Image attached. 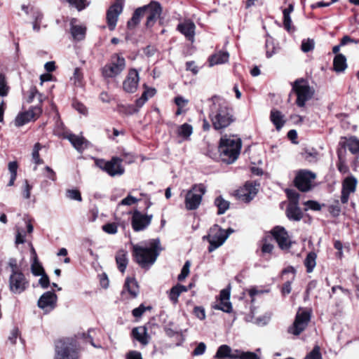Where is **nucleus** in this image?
Segmentation results:
<instances>
[{
  "label": "nucleus",
  "mask_w": 359,
  "mask_h": 359,
  "mask_svg": "<svg viewBox=\"0 0 359 359\" xmlns=\"http://www.w3.org/2000/svg\"><path fill=\"white\" fill-rule=\"evenodd\" d=\"M161 250L162 248L158 238L133 246L135 259L142 268H149L153 265Z\"/></svg>",
  "instance_id": "1"
},
{
  "label": "nucleus",
  "mask_w": 359,
  "mask_h": 359,
  "mask_svg": "<svg viewBox=\"0 0 359 359\" xmlns=\"http://www.w3.org/2000/svg\"><path fill=\"white\" fill-rule=\"evenodd\" d=\"M241 145V139L236 136H222L219 147L222 161L226 163H233L240 154Z\"/></svg>",
  "instance_id": "2"
},
{
  "label": "nucleus",
  "mask_w": 359,
  "mask_h": 359,
  "mask_svg": "<svg viewBox=\"0 0 359 359\" xmlns=\"http://www.w3.org/2000/svg\"><path fill=\"white\" fill-rule=\"evenodd\" d=\"M210 118L215 130L226 128L233 121L231 109L224 103L214 104Z\"/></svg>",
  "instance_id": "3"
},
{
  "label": "nucleus",
  "mask_w": 359,
  "mask_h": 359,
  "mask_svg": "<svg viewBox=\"0 0 359 359\" xmlns=\"http://www.w3.org/2000/svg\"><path fill=\"white\" fill-rule=\"evenodd\" d=\"M233 231L231 228L224 230L217 224L212 226L209 233L203 237V239H207L210 243L208 251L211 252L222 245Z\"/></svg>",
  "instance_id": "4"
},
{
  "label": "nucleus",
  "mask_w": 359,
  "mask_h": 359,
  "mask_svg": "<svg viewBox=\"0 0 359 359\" xmlns=\"http://www.w3.org/2000/svg\"><path fill=\"white\" fill-rule=\"evenodd\" d=\"M206 192V187L203 184H194L184 196V208L187 210H195L201 204L203 196Z\"/></svg>",
  "instance_id": "5"
},
{
  "label": "nucleus",
  "mask_w": 359,
  "mask_h": 359,
  "mask_svg": "<svg viewBox=\"0 0 359 359\" xmlns=\"http://www.w3.org/2000/svg\"><path fill=\"white\" fill-rule=\"evenodd\" d=\"M54 359H78L75 343L69 339H61L56 342Z\"/></svg>",
  "instance_id": "6"
},
{
  "label": "nucleus",
  "mask_w": 359,
  "mask_h": 359,
  "mask_svg": "<svg viewBox=\"0 0 359 359\" xmlns=\"http://www.w3.org/2000/svg\"><path fill=\"white\" fill-rule=\"evenodd\" d=\"M126 67L125 58L118 54L111 57V60L102 69V74L104 78H114L119 75Z\"/></svg>",
  "instance_id": "7"
},
{
  "label": "nucleus",
  "mask_w": 359,
  "mask_h": 359,
  "mask_svg": "<svg viewBox=\"0 0 359 359\" xmlns=\"http://www.w3.org/2000/svg\"><path fill=\"white\" fill-rule=\"evenodd\" d=\"M292 90L297 94L296 103L299 107H304L306 101L310 100L313 91L310 88L308 82L304 79L296 80L292 85Z\"/></svg>",
  "instance_id": "8"
},
{
  "label": "nucleus",
  "mask_w": 359,
  "mask_h": 359,
  "mask_svg": "<svg viewBox=\"0 0 359 359\" xmlns=\"http://www.w3.org/2000/svg\"><path fill=\"white\" fill-rule=\"evenodd\" d=\"M311 317V311L299 309L297 312L294 321L289 328L288 332L294 334H300L307 327Z\"/></svg>",
  "instance_id": "9"
},
{
  "label": "nucleus",
  "mask_w": 359,
  "mask_h": 359,
  "mask_svg": "<svg viewBox=\"0 0 359 359\" xmlns=\"http://www.w3.org/2000/svg\"><path fill=\"white\" fill-rule=\"evenodd\" d=\"M122 160L118 157H113L110 161L97 159L95 164L100 169L104 170L110 176L121 175L124 172V168L121 165Z\"/></svg>",
  "instance_id": "10"
},
{
  "label": "nucleus",
  "mask_w": 359,
  "mask_h": 359,
  "mask_svg": "<svg viewBox=\"0 0 359 359\" xmlns=\"http://www.w3.org/2000/svg\"><path fill=\"white\" fill-rule=\"evenodd\" d=\"M144 16L147 18L146 26L149 28L154 26L162 13V7L158 1H152L148 5L140 7Z\"/></svg>",
  "instance_id": "11"
},
{
  "label": "nucleus",
  "mask_w": 359,
  "mask_h": 359,
  "mask_svg": "<svg viewBox=\"0 0 359 359\" xmlns=\"http://www.w3.org/2000/svg\"><path fill=\"white\" fill-rule=\"evenodd\" d=\"M29 287V281L22 273H11L9 277V288L14 294H21Z\"/></svg>",
  "instance_id": "12"
},
{
  "label": "nucleus",
  "mask_w": 359,
  "mask_h": 359,
  "mask_svg": "<svg viewBox=\"0 0 359 359\" xmlns=\"http://www.w3.org/2000/svg\"><path fill=\"white\" fill-rule=\"evenodd\" d=\"M316 178V175L308 170H300L294 180L296 187L302 191H309L312 186V182Z\"/></svg>",
  "instance_id": "13"
},
{
  "label": "nucleus",
  "mask_w": 359,
  "mask_h": 359,
  "mask_svg": "<svg viewBox=\"0 0 359 359\" xmlns=\"http://www.w3.org/2000/svg\"><path fill=\"white\" fill-rule=\"evenodd\" d=\"M42 113L39 107H34L28 111L19 113L15 119V125L18 127L22 126L29 121L37 119Z\"/></svg>",
  "instance_id": "14"
},
{
  "label": "nucleus",
  "mask_w": 359,
  "mask_h": 359,
  "mask_svg": "<svg viewBox=\"0 0 359 359\" xmlns=\"http://www.w3.org/2000/svg\"><path fill=\"white\" fill-rule=\"evenodd\" d=\"M271 233L281 250H285L290 248L292 241L287 231L283 227L279 226L274 227Z\"/></svg>",
  "instance_id": "15"
},
{
  "label": "nucleus",
  "mask_w": 359,
  "mask_h": 359,
  "mask_svg": "<svg viewBox=\"0 0 359 359\" xmlns=\"http://www.w3.org/2000/svg\"><path fill=\"white\" fill-rule=\"evenodd\" d=\"M152 215H148L135 210L131 218V224L135 231H140L145 229L151 223Z\"/></svg>",
  "instance_id": "16"
},
{
  "label": "nucleus",
  "mask_w": 359,
  "mask_h": 359,
  "mask_svg": "<svg viewBox=\"0 0 359 359\" xmlns=\"http://www.w3.org/2000/svg\"><path fill=\"white\" fill-rule=\"evenodd\" d=\"M358 181L353 176L345 178L342 182L341 202L346 203L348 201L349 196L356 190Z\"/></svg>",
  "instance_id": "17"
},
{
  "label": "nucleus",
  "mask_w": 359,
  "mask_h": 359,
  "mask_svg": "<svg viewBox=\"0 0 359 359\" xmlns=\"http://www.w3.org/2000/svg\"><path fill=\"white\" fill-rule=\"evenodd\" d=\"M57 299V295L53 292H46L39 298L38 306L48 313L55 307Z\"/></svg>",
  "instance_id": "18"
},
{
  "label": "nucleus",
  "mask_w": 359,
  "mask_h": 359,
  "mask_svg": "<svg viewBox=\"0 0 359 359\" xmlns=\"http://www.w3.org/2000/svg\"><path fill=\"white\" fill-rule=\"evenodd\" d=\"M213 308L221 310L226 313H230L232 310V305L230 302V290L223 289L220 292L219 299L213 306Z\"/></svg>",
  "instance_id": "19"
},
{
  "label": "nucleus",
  "mask_w": 359,
  "mask_h": 359,
  "mask_svg": "<svg viewBox=\"0 0 359 359\" xmlns=\"http://www.w3.org/2000/svg\"><path fill=\"white\" fill-rule=\"evenodd\" d=\"M122 11L123 6L120 2H116L109 7L107 13V20L110 30H114L116 27L118 16Z\"/></svg>",
  "instance_id": "20"
},
{
  "label": "nucleus",
  "mask_w": 359,
  "mask_h": 359,
  "mask_svg": "<svg viewBox=\"0 0 359 359\" xmlns=\"http://www.w3.org/2000/svg\"><path fill=\"white\" fill-rule=\"evenodd\" d=\"M139 74L135 69H130L123 83V90L130 93H135L137 89Z\"/></svg>",
  "instance_id": "21"
},
{
  "label": "nucleus",
  "mask_w": 359,
  "mask_h": 359,
  "mask_svg": "<svg viewBox=\"0 0 359 359\" xmlns=\"http://www.w3.org/2000/svg\"><path fill=\"white\" fill-rule=\"evenodd\" d=\"M258 187L257 184L247 182L245 186L238 191L239 198L244 202H250L257 194Z\"/></svg>",
  "instance_id": "22"
},
{
  "label": "nucleus",
  "mask_w": 359,
  "mask_h": 359,
  "mask_svg": "<svg viewBox=\"0 0 359 359\" xmlns=\"http://www.w3.org/2000/svg\"><path fill=\"white\" fill-rule=\"evenodd\" d=\"M181 34L184 36L187 41L193 43L196 34V25L194 22L189 19H186L181 22Z\"/></svg>",
  "instance_id": "23"
},
{
  "label": "nucleus",
  "mask_w": 359,
  "mask_h": 359,
  "mask_svg": "<svg viewBox=\"0 0 359 359\" xmlns=\"http://www.w3.org/2000/svg\"><path fill=\"white\" fill-rule=\"evenodd\" d=\"M65 138L67 139L74 149L80 153H81L88 146V142L82 136L72 133H67L65 135Z\"/></svg>",
  "instance_id": "24"
},
{
  "label": "nucleus",
  "mask_w": 359,
  "mask_h": 359,
  "mask_svg": "<svg viewBox=\"0 0 359 359\" xmlns=\"http://www.w3.org/2000/svg\"><path fill=\"white\" fill-rule=\"evenodd\" d=\"M70 32L74 40L81 41L85 38L86 28L83 25H77L76 19L70 22Z\"/></svg>",
  "instance_id": "25"
},
{
  "label": "nucleus",
  "mask_w": 359,
  "mask_h": 359,
  "mask_svg": "<svg viewBox=\"0 0 359 359\" xmlns=\"http://www.w3.org/2000/svg\"><path fill=\"white\" fill-rule=\"evenodd\" d=\"M340 144L353 154L359 153V140L355 137H341Z\"/></svg>",
  "instance_id": "26"
},
{
  "label": "nucleus",
  "mask_w": 359,
  "mask_h": 359,
  "mask_svg": "<svg viewBox=\"0 0 359 359\" xmlns=\"http://www.w3.org/2000/svg\"><path fill=\"white\" fill-rule=\"evenodd\" d=\"M229 54L226 51H218L212 55L208 60L209 65L212 67L214 65L224 64L228 62Z\"/></svg>",
  "instance_id": "27"
},
{
  "label": "nucleus",
  "mask_w": 359,
  "mask_h": 359,
  "mask_svg": "<svg viewBox=\"0 0 359 359\" xmlns=\"http://www.w3.org/2000/svg\"><path fill=\"white\" fill-rule=\"evenodd\" d=\"M238 355V350L232 351L231 348L227 345L220 346L215 354V357L218 358H231V359L237 358Z\"/></svg>",
  "instance_id": "28"
},
{
  "label": "nucleus",
  "mask_w": 359,
  "mask_h": 359,
  "mask_svg": "<svg viewBox=\"0 0 359 359\" xmlns=\"http://www.w3.org/2000/svg\"><path fill=\"white\" fill-rule=\"evenodd\" d=\"M270 120L278 130H280L285 123L284 116L277 109H272L271 111Z\"/></svg>",
  "instance_id": "29"
},
{
  "label": "nucleus",
  "mask_w": 359,
  "mask_h": 359,
  "mask_svg": "<svg viewBox=\"0 0 359 359\" xmlns=\"http://www.w3.org/2000/svg\"><path fill=\"white\" fill-rule=\"evenodd\" d=\"M124 290H127L131 297L135 298L139 294V285L133 278H127L126 280Z\"/></svg>",
  "instance_id": "30"
},
{
  "label": "nucleus",
  "mask_w": 359,
  "mask_h": 359,
  "mask_svg": "<svg viewBox=\"0 0 359 359\" xmlns=\"http://www.w3.org/2000/svg\"><path fill=\"white\" fill-rule=\"evenodd\" d=\"M286 213L289 219L295 221H299L302 217V212L298 207V203H289Z\"/></svg>",
  "instance_id": "31"
},
{
  "label": "nucleus",
  "mask_w": 359,
  "mask_h": 359,
  "mask_svg": "<svg viewBox=\"0 0 359 359\" xmlns=\"http://www.w3.org/2000/svg\"><path fill=\"white\" fill-rule=\"evenodd\" d=\"M294 11V6L292 4H290L288 7L285 8L283 11V25L284 27L288 31H291L292 29V19L290 17V14Z\"/></svg>",
  "instance_id": "32"
},
{
  "label": "nucleus",
  "mask_w": 359,
  "mask_h": 359,
  "mask_svg": "<svg viewBox=\"0 0 359 359\" xmlns=\"http://www.w3.org/2000/svg\"><path fill=\"white\" fill-rule=\"evenodd\" d=\"M333 66L337 72L344 71L347 67L346 57L342 54H337L334 58Z\"/></svg>",
  "instance_id": "33"
},
{
  "label": "nucleus",
  "mask_w": 359,
  "mask_h": 359,
  "mask_svg": "<svg viewBox=\"0 0 359 359\" xmlns=\"http://www.w3.org/2000/svg\"><path fill=\"white\" fill-rule=\"evenodd\" d=\"M132 333L134 338L142 344L145 345L148 343L147 337V329L144 327H135L133 330Z\"/></svg>",
  "instance_id": "34"
},
{
  "label": "nucleus",
  "mask_w": 359,
  "mask_h": 359,
  "mask_svg": "<svg viewBox=\"0 0 359 359\" xmlns=\"http://www.w3.org/2000/svg\"><path fill=\"white\" fill-rule=\"evenodd\" d=\"M116 261L119 270L123 273L128 265L127 253L124 250H120L116 256Z\"/></svg>",
  "instance_id": "35"
},
{
  "label": "nucleus",
  "mask_w": 359,
  "mask_h": 359,
  "mask_svg": "<svg viewBox=\"0 0 359 359\" xmlns=\"http://www.w3.org/2000/svg\"><path fill=\"white\" fill-rule=\"evenodd\" d=\"M316 257L317 255L315 252H309L304 259V265L306 267V271L311 273L313 271L316 265Z\"/></svg>",
  "instance_id": "36"
},
{
  "label": "nucleus",
  "mask_w": 359,
  "mask_h": 359,
  "mask_svg": "<svg viewBox=\"0 0 359 359\" xmlns=\"http://www.w3.org/2000/svg\"><path fill=\"white\" fill-rule=\"evenodd\" d=\"M41 149V145L39 143H36L33 147L32 152V160L34 163V170H36V166L43 163V161L39 156V151Z\"/></svg>",
  "instance_id": "37"
},
{
  "label": "nucleus",
  "mask_w": 359,
  "mask_h": 359,
  "mask_svg": "<svg viewBox=\"0 0 359 359\" xmlns=\"http://www.w3.org/2000/svg\"><path fill=\"white\" fill-rule=\"evenodd\" d=\"M194 131L193 126L189 123L181 125V142L190 140V137Z\"/></svg>",
  "instance_id": "38"
},
{
  "label": "nucleus",
  "mask_w": 359,
  "mask_h": 359,
  "mask_svg": "<svg viewBox=\"0 0 359 359\" xmlns=\"http://www.w3.org/2000/svg\"><path fill=\"white\" fill-rule=\"evenodd\" d=\"M215 205L217 207L219 215L224 214L229 208V202L224 200L222 196H219L215 200Z\"/></svg>",
  "instance_id": "39"
},
{
  "label": "nucleus",
  "mask_w": 359,
  "mask_h": 359,
  "mask_svg": "<svg viewBox=\"0 0 359 359\" xmlns=\"http://www.w3.org/2000/svg\"><path fill=\"white\" fill-rule=\"evenodd\" d=\"M144 15L142 13V9L140 7L137 8L131 20L128 21V26L130 28L135 27L140 22L141 18Z\"/></svg>",
  "instance_id": "40"
},
{
  "label": "nucleus",
  "mask_w": 359,
  "mask_h": 359,
  "mask_svg": "<svg viewBox=\"0 0 359 359\" xmlns=\"http://www.w3.org/2000/svg\"><path fill=\"white\" fill-rule=\"evenodd\" d=\"M168 293V297L170 300L174 304H176L178 302V297H180V283H177L175 286H173Z\"/></svg>",
  "instance_id": "41"
},
{
  "label": "nucleus",
  "mask_w": 359,
  "mask_h": 359,
  "mask_svg": "<svg viewBox=\"0 0 359 359\" xmlns=\"http://www.w3.org/2000/svg\"><path fill=\"white\" fill-rule=\"evenodd\" d=\"M31 261H32L31 271L34 276H39L41 275L42 273H45L42 265L39 262V259L31 260Z\"/></svg>",
  "instance_id": "42"
},
{
  "label": "nucleus",
  "mask_w": 359,
  "mask_h": 359,
  "mask_svg": "<svg viewBox=\"0 0 359 359\" xmlns=\"http://www.w3.org/2000/svg\"><path fill=\"white\" fill-rule=\"evenodd\" d=\"M9 92V86L3 74H0V97H6Z\"/></svg>",
  "instance_id": "43"
},
{
  "label": "nucleus",
  "mask_w": 359,
  "mask_h": 359,
  "mask_svg": "<svg viewBox=\"0 0 359 359\" xmlns=\"http://www.w3.org/2000/svg\"><path fill=\"white\" fill-rule=\"evenodd\" d=\"M151 309V307L150 306H146L142 304L137 308L134 309L132 311V313L135 318H140L146 311H149Z\"/></svg>",
  "instance_id": "44"
},
{
  "label": "nucleus",
  "mask_w": 359,
  "mask_h": 359,
  "mask_svg": "<svg viewBox=\"0 0 359 359\" xmlns=\"http://www.w3.org/2000/svg\"><path fill=\"white\" fill-rule=\"evenodd\" d=\"M70 5L76 8L78 11L84 9L88 4L86 0H66Z\"/></svg>",
  "instance_id": "45"
},
{
  "label": "nucleus",
  "mask_w": 359,
  "mask_h": 359,
  "mask_svg": "<svg viewBox=\"0 0 359 359\" xmlns=\"http://www.w3.org/2000/svg\"><path fill=\"white\" fill-rule=\"evenodd\" d=\"M315 43L313 39H305L302 41L301 49L303 52L307 53L314 48Z\"/></svg>",
  "instance_id": "46"
},
{
  "label": "nucleus",
  "mask_w": 359,
  "mask_h": 359,
  "mask_svg": "<svg viewBox=\"0 0 359 359\" xmlns=\"http://www.w3.org/2000/svg\"><path fill=\"white\" fill-rule=\"evenodd\" d=\"M286 193L287 198L290 200V203H298L299 195L296 191L287 189Z\"/></svg>",
  "instance_id": "47"
},
{
  "label": "nucleus",
  "mask_w": 359,
  "mask_h": 359,
  "mask_svg": "<svg viewBox=\"0 0 359 359\" xmlns=\"http://www.w3.org/2000/svg\"><path fill=\"white\" fill-rule=\"evenodd\" d=\"M32 187L29 184L27 180H25L22 186V194L25 199H29L31 196V190Z\"/></svg>",
  "instance_id": "48"
},
{
  "label": "nucleus",
  "mask_w": 359,
  "mask_h": 359,
  "mask_svg": "<svg viewBox=\"0 0 359 359\" xmlns=\"http://www.w3.org/2000/svg\"><path fill=\"white\" fill-rule=\"evenodd\" d=\"M102 230L109 234H115L118 227L115 223H109L102 226Z\"/></svg>",
  "instance_id": "49"
},
{
  "label": "nucleus",
  "mask_w": 359,
  "mask_h": 359,
  "mask_svg": "<svg viewBox=\"0 0 359 359\" xmlns=\"http://www.w3.org/2000/svg\"><path fill=\"white\" fill-rule=\"evenodd\" d=\"M67 196L68 198L72 200L81 201L82 198L80 192L76 189H70L67 191Z\"/></svg>",
  "instance_id": "50"
},
{
  "label": "nucleus",
  "mask_w": 359,
  "mask_h": 359,
  "mask_svg": "<svg viewBox=\"0 0 359 359\" xmlns=\"http://www.w3.org/2000/svg\"><path fill=\"white\" fill-rule=\"evenodd\" d=\"M266 56L271 57L276 53V47L272 41L266 40Z\"/></svg>",
  "instance_id": "51"
},
{
  "label": "nucleus",
  "mask_w": 359,
  "mask_h": 359,
  "mask_svg": "<svg viewBox=\"0 0 359 359\" xmlns=\"http://www.w3.org/2000/svg\"><path fill=\"white\" fill-rule=\"evenodd\" d=\"M25 233L23 229L17 228V233L15 236V244H21L25 242Z\"/></svg>",
  "instance_id": "52"
},
{
  "label": "nucleus",
  "mask_w": 359,
  "mask_h": 359,
  "mask_svg": "<svg viewBox=\"0 0 359 359\" xmlns=\"http://www.w3.org/2000/svg\"><path fill=\"white\" fill-rule=\"evenodd\" d=\"M206 350V345L203 342H201L198 344L196 348L193 351L194 355H203Z\"/></svg>",
  "instance_id": "53"
},
{
  "label": "nucleus",
  "mask_w": 359,
  "mask_h": 359,
  "mask_svg": "<svg viewBox=\"0 0 359 359\" xmlns=\"http://www.w3.org/2000/svg\"><path fill=\"white\" fill-rule=\"evenodd\" d=\"M138 201V199L132 196L131 195H128L126 198H123L120 205H131L133 204L136 203Z\"/></svg>",
  "instance_id": "54"
},
{
  "label": "nucleus",
  "mask_w": 359,
  "mask_h": 359,
  "mask_svg": "<svg viewBox=\"0 0 359 359\" xmlns=\"http://www.w3.org/2000/svg\"><path fill=\"white\" fill-rule=\"evenodd\" d=\"M338 156L339 158V162L337 165L338 170L342 173H346L348 171V168L346 165L345 161L342 160L341 154L339 152L338 154Z\"/></svg>",
  "instance_id": "55"
},
{
  "label": "nucleus",
  "mask_w": 359,
  "mask_h": 359,
  "mask_svg": "<svg viewBox=\"0 0 359 359\" xmlns=\"http://www.w3.org/2000/svg\"><path fill=\"white\" fill-rule=\"evenodd\" d=\"M248 292L249 295L252 298V301H253V298L255 296L261 294L263 293L269 292V290H259L257 287H251L249 290H248Z\"/></svg>",
  "instance_id": "56"
},
{
  "label": "nucleus",
  "mask_w": 359,
  "mask_h": 359,
  "mask_svg": "<svg viewBox=\"0 0 359 359\" xmlns=\"http://www.w3.org/2000/svg\"><path fill=\"white\" fill-rule=\"evenodd\" d=\"M18 337L19 331L17 328H14L11 330L10 336L8 337V341L13 345L16 343Z\"/></svg>",
  "instance_id": "57"
},
{
  "label": "nucleus",
  "mask_w": 359,
  "mask_h": 359,
  "mask_svg": "<svg viewBox=\"0 0 359 359\" xmlns=\"http://www.w3.org/2000/svg\"><path fill=\"white\" fill-rule=\"evenodd\" d=\"M190 266L191 262L189 261H187L181 270V280L184 279L189 275Z\"/></svg>",
  "instance_id": "58"
},
{
  "label": "nucleus",
  "mask_w": 359,
  "mask_h": 359,
  "mask_svg": "<svg viewBox=\"0 0 359 359\" xmlns=\"http://www.w3.org/2000/svg\"><path fill=\"white\" fill-rule=\"evenodd\" d=\"M40 276H41V278H40V279L39 280V283L40 285L43 288H47L49 286V284H50L48 276L45 273H42Z\"/></svg>",
  "instance_id": "59"
},
{
  "label": "nucleus",
  "mask_w": 359,
  "mask_h": 359,
  "mask_svg": "<svg viewBox=\"0 0 359 359\" xmlns=\"http://www.w3.org/2000/svg\"><path fill=\"white\" fill-rule=\"evenodd\" d=\"M304 205L311 210H320L321 209V205L318 202L314 201H308L304 203Z\"/></svg>",
  "instance_id": "60"
},
{
  "label": "nucleus",
  "mask_w": 359,
  "mask_h": 359,
  "mask_svg": "<svg viewBox=\"0 0 359 359\" xmlns=\"http://www.w3.org/2000/svg\"><path fill=\"white\" fill-rule=\"evenodd\" d=\"M237 358L240 359H258L257 355L252 353H243L238 351V355Z\"/></svg>",
  "instance_id": "61"
},
{
  "label": "nucleus",
  "mask_w": 359,
  "mask_h": 359,
  "mask_svg": "<svg viewBox=\"0 0 359 359\" xmlns=\"http://www.w3.org/2000/svg\"><path fill=\"white\" fill-rule=\"evenodd\" d=\"M126 359H143L141 353L137 351H130L126 355Z\"/></svg>",
  "instance_id": "62"
},
{
  "label": "nucleus",
  "mask_w": 359,
  "mask_h": 359,
  "mask_svg": "<svg viewBox=\"0 0 359 359\" xmlns=\"http://www.w3.org/2000/svg\"><path fill=\"white\" fill-rule=\"evenodd\" d=\"M194 314L200 320H203L205 318V310L202 307H199V306L195 307L194 308Z\"/></svg>",
  "instance_id": "63"
},
{
  "label": "nucleus",
  "mask_w": 359,
  "mask_h": 359,
  "mask_svg": "<svg viewBox=\"0 0 359 359\" xmlns=\"http://www.w3.org/2000/svg\"><path fill=\"white\" fill-rule=\"evenodd\" d=\"M330 212L334 216H338L341 212V208L339 205L338 201L335 205H332L329 208Z\"/></svg>",
  "instance_id": "64"
}]
</instances>
